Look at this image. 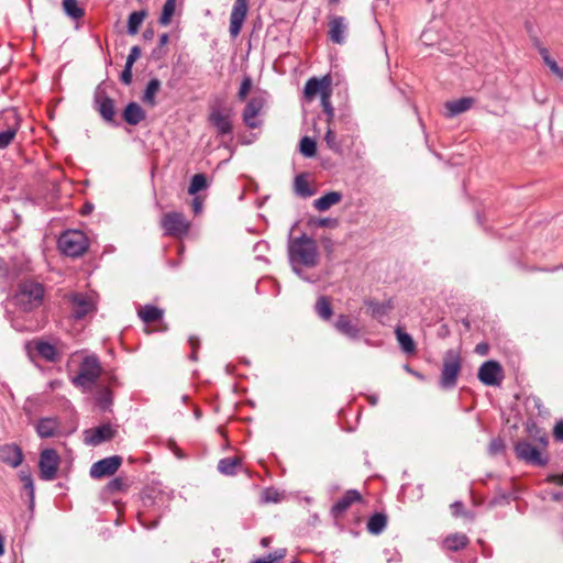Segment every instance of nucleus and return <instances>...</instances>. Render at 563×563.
Returning <instances> with one entry per match:
<instances>
[{
	"label": "nucleus",
	"mask_w": 563,
	"mask_h": 563,
	"mask_svg": "<svg viewBox=\"0 0 563 563\" xmlns=\"http://www.w3.org/2000/svg\"><path fill=\"white\" fill-rule=\"evenodd\" d=\"M145 118V112L136 102H130L123 112V119L131 125L139 124Z\"/></svg>",
	"instance_id": "nucleus-23"
},
{
	"label": "nucleus",
	"mask_w": 563,
	"mask_h": 563,
	"mask_svg": "<svg viewBox=\"0 0 563 563\" xmlns=\"http://www.w3.org/2000/svg\"><path fill=\"white\" fill-rule=\"evenodd\" d=\"M137 314L143 322L150 323L161 319L163 317V310L155 306L146 305L137 310Z\"/></svg>",
	"instance_id": "nucleus-28"
},
{
	"label": "nucleus",
	"mask_w": 563,
	"mask_h": 563,
	"mask_svg": "<svg viewBox=\"0 0 563 563\" xmlns=\"http://www.w3.org/2000/svg\"><path fill=\"white\" fill-rule=\"evenodd\" d=\"M396 336L401 350L405 353H415L416 344L410 334L404 332L400 328L396 329Z\"/></svg>",
	"instance_id": "nucleus-33"
},
{
	"label": "nucleus",
	"mask_w": 563,
	"mask_h": 563,
	"mask_svg": "<svg viewBox=\"0 0 563 563\" xmlns=\"http://www.w3.org/2000/svg\"><path fill=\"white\" fill-rule=\"evenodd\" d=\"M539 54L542 57L543 63H547V60H550L552 57L550 56V52L545 47L539 48Z\"/></svg>",
	"instance_id": "nucleus-56"
},
{
	"label": "nucleus",
	"mask_w": 563,
	"mask_h": 563,
	"mask_svg": "<svg viewBox=\"0 0 563 563\" xmlns=\"http://www.w3.org/2000/svg\"><path fill=\"white\" fill-rule=\"evenodd\" d=\"M252 88V80L250 77L243 78L238 93L240 100H244Z\"/></svg>",
	"instance_id": "nucleus-45"
},
{
	"label": "nucleus",
	"mask_w": 563,
	"mask_h": 563,
	"mask_svg": "<svg viewBox=\"0 0 563 563\" xmlns=\"http://www.w3.org/2000/svg\"><path fill=\"white\" fill-rule=\"evenodd\" d=\"M161 89V81L157 78H152L144 90L142 100L144 103L154 107L156 104L155 97Z\"/></svg>",
	"instance_id": "nucleus-27"
},
{
	"label": "nucleus",
	"mask_w": 563,
	"mask_h": 563,
	"mask_svg": "<svg viewBox=\"0 0 563 563\" xmlns=\"http://www.w3.org/2000/svg\"><path fill=\"white\" fill-rule=\"evenodd\" d=\"M316 151H317L316 142L312 139L305 136L300 140V153L303 156L312 157V156H314Z\"/></svg>",
	"instance_id": "nucleus-41"
},
{
	"label": "nucleus",
	"mask_w": 563,
	"mask_h": 563,
	"mask_svg": "<svg viewBox=\"0 0 563 563\" xmlns=\"http://www.w3.org/2000/svg\"><path fill=\"white\" fill-rule=\"evenodd\" d=\"M515 453L519 460L532 465L543 466L548 463V459L542 457L540 451L527 440L515 444Z\"/></svg>",
	"instance_id": "nucleus-11"
},
{
	"label": "nucleus",
	"mask_w": 563,
	"mask_h": 563,
	"mask_svg": "<svg viewBox=\"0 0 563 563\" xmlns=\"http://www.w3.org/2000/svg\"><path fill=\"white\" fill-rule=\"evenodd\" d=\"M115 430L110 424H102L97 428L88 429L84 432L85 443L88 445H99L102 442L111 440Z\"/></svg>",
	"instance_id": "nucleus-15"
},
{
	"label": "nucleus",
	"mask_w": 563,
	"mask_h": 563,
	"mask_svg": "<svg viewBox=\"0 0 563 563\" xmlns=\"http://www.w3.org/2000/svg\"><path fill=\"white\" fill-rule=\"evenodd\" d=\"M478 379L486 386H499L504 379L503 368L496 361H487L478 369Z\"/></svg>",
	"instance_id": "nucleus-12"
},
{
	"label": "nucleus",
	"mask_w": 563,
	"mask_h": 563,
	"mask_svg": "<svg viewBox=\"0 0 563 563\" xmlns=\"http://www.w3.org/2000/svg\"><path fill=\"white\" fill-rule=\"evenodd\" d=\"M111 393L108 389H103L98 397L100 407L106 410L111 405Z\"/></svg>",
	"instance_id": "nucleus-46"
},
{
	"label": "nucleus",
	"mask_w": 563,
	"mask_h": 563,
	"mask_svg": "<svg viewBox=\"0 0 563 563\" xmlns=\"http://www.w3.org/2000/svg\"><path fill=\"white\" fill-rule=\"evenodd\" d=\"M387 519L383 514L373 515L367 522V530L371 533L379 534L386 527Z\"/></svg>",
	"instance_id": "nucleus-34"
},
{
	"label": "nucleus",
	"mask_w": 563,
	"mask_h": 563,
	"mask_svg": "<svg viewBox=\"0 0 563 563\" xmlns=\"http://www.w3.org/2000/svg\"><path fill=\"white\" fill-rule=\"evenodd\" d=\"M63 8L65 13L75 20L82 18L85 14L77 0H64Z\"/></svg>",
	"instance_id": "nucleus-35"
},
{
	"label": "nucleus",
	"mask_w": 563,
	"mask_h": 563,
	"mask_svg": "<svg viewBox=\"0 0 563 563\" xmlns=\"http://www.w3.org/2000/svg\"><path fill=\"white\" fill-rule=\"evenodd\" d=\"M331 91L325 92L324 96L321 98V106L323 108L324 113L327 114V123H331V121L334 118V109L331 104Z\"/></svg>",
	"instance_id": "nucleus-42"
},
{
	"label": "nucleus",
	"mask_w": 563,
	"mask_h": 563,
	"mask_svg": "<svg viewBox=\"0 0 563 563\" xmlns=\"http://www.w3.org/2000/svg\"><path fill=\"white\" fill-rule=\"evenodd\" d=\"M4 553V538L0 534V556Z\"/></svg>",
	"instance_id": "nucleus-62"
},
{
	"label": "nucleus",
	"mask_w": 563,
	"mask_h": 563,
	"mask_svg": "<svg viewBox=\"0 0 563 563\" xmlns=\"http://www.w3.org/2000/svg\"><path fill=\"white\" fill-rule=\"evenodd\" d=\"M330 222H331V219H328V218H325V219H321V220L319 221V225H321V227H325V225H328Z\"/></svg>",
	"instance_id": "nucleus-63"
},
{
	"label": "nucleus",
	"mask_w": 563,
	"mask_h": 563,
	"mask_svg": "<svg viewBox=\"0 0 563 563\" xmlns=\"http://www.w3.org/2000/svg\"><path fill=\"white\" fill-rule=\"evenodd\" d=\"M265 499L267 501H274V503H277L279 499H278V493L277 492H271V490H267L266 494H265Z\"/></svg>",
	"instance_id": "nucleus-55"
},
{
	"label": "nucleus",
	"mask_w": 563,
	"mask_h": 563,
	"mask_svg": "<svg viewBox=\"0 0 563 563\" xmlns=\"http://www.w3.org/2000/svg\"><path fill=\"white\" fill-rule=\"evenodd\" d=\"M324 141L327 146L335 153H341L342 151V142L338 141L336 134L331 128V123H328L327 133L324 136Z\"/></svg>",
	"instance_id": "nucleus-38"
},
{
	"label": "nucleus",
	"mask_w": 563,
	"mask_h": 563,
	"mask_svg": "<svg viewBox=\"0 0 563 563\" xmlns=\"http://www.w3.org/2000/svg\"><path fill=\"white\" fill-rule=\"evenodd\" d=\"M462 368L461 355L455 350H448L443 357V367L440 377V386L443 389H452L456 385Z\"/></svg>",
	"instance_id": "nucleus-5"
},
{
	"label": "nucleus",
	"mask_w": 563,
	"mask_h": 563,
	"mask_svg": "<svg viewBox=\"0 0 563 563\" xmlns=\"http://www.w3.org/2000/svg\"><path fill=\"white\" fill-rule=\"evenodd\" d=\"M162 227L167 235L181 238L189 231L190 223L184 214L179 212H169L162 218Z\"/></svg>",
	"instance_id": "nucleus-9"
},
{
	"label": "nucleus",
	"mask_w": 563,
	"mask_h": 563,
	"mask_svg": "<svg viewBox=\"0 0 563 563\" xmlns=\"http://www.w3.org/2000/svg\"><path fill=\"white\" fill-rule=\"evenodd\" d=\"M264 104L265 98L263 96H255L247 102L243 112V120L249 128L254 129L260 125L261 122L257 120V115L261 113Z\"/></svg>",
	"instance_id": "nucleus-16"
},
{
	"label": "nucleus",
	"mask_w": 563,
	"mask_h": 563,
	"mask_svg": "<svg viewBox=\"0 0 563 563\" xmlns=\"http://www.w3.org/2000/svg\"><path fill=\"white\" fill-rule=\"evenodd\" d=\"M334 328L338 332L345 335L351 340H356L361 335L360 327L354 323L347 316L339 314L335 322Z\"/></svg>",
	"instance_id": "nucleus-19"
},
{
	"label": "nucleus",
	"mask_w": 563,
	"mask_h": 563,
	"mask_svg": "<svg viewBox=\"0 0 563 563\" xmlns=\"http://www.w3.org/2000/svg\"><path fill=\"white\" fill-rule=\"evenodd\" d=\"M316 311L323 320H329L332 316V308L327 297L321 296L316 302Z\"/></svg>",
	"instance_id": "nucleus-37"
},
{
	"label": "nucleus",
	"mask_w": 563,
	"mask_h": 563,
	"mask_svg": "<svg viewBox=\"0 0 563 563\" xmlns=\"http://www.w3.org/2000/svg\"><path fill=\"white\" fill-rule=\"evenodd\" d=\"M73 316L82 319L96 310V295L93 292H75L69 296Z\"/></svg>",
	"instance_id": "nucleus-8"
},
{
	"label": "nucleus",
	"mask_w": 563,
	"mask_h": 563,
	"mask_svg": "<svg viewBox=\"0 0 563 563\" xmlns=\"http://www.w3.org/2000/svg\"><path fill=\"white\" fill-rule=\"evenodd\" d=\"M20 479L24 485V488L29 490L31 499L34 497V484L33 479L30 473L21 471L20 472Z\"/></svg>",
	"instance_id": "nucleus-43"
},
{
	"label": "nucleus",
	"mask_w": 563,
	"mask_h": 563,
	"mask_svg": "<svg viewBox=\"0 0 563 563\" xmlns=\"http://www.w3.org/2000/svg\"><path fill=\"white\" fill-rule=\"evenodd\" d=\"M361 499V495L357 490H347L332 507V514L334 517L341 516L346 509L355 501Z\"/></svg>",
	"instance_id": "nucleus-22"
},
{
	"label": "nucleus",
	"mask_w": 563,
	"mask_h": 563,
	"mask_svg": "<svg viewBox=\"0 0 563 563\" xmlns=\"http://www.w3.org/2000/svg\"><path fill=\"white\" fill-rule=\"evenodd\" d=\"M286 555L285 549H278L274 553H271L267 559L271 561V563H274L276 561L282 560Z\"/></svg>",
	"instance_id": "nucleus-51"
},
{
	"label": "nucleus",
	"mask_w": 563,
	"mask_h": 563,
	"mask_svg": "<svg viewBox=\"0 0 563 563\" xmlns=\"http://www.w3.org/2000/svg\"><path fill=\"white\" fill-rule=\"evenodd\" d=\"M239 464L238 459L227 457L219 461L218 470L224 475H233Z\"/></svg>",
	"instance_id": "nucleus-39"
},
{
	"label": "nucleus",
	"mask_w": 563,
	"mask_h": 563,
	"mask_svg": "<svg viewBox=\"0 0 563 563\" xmlns=\"http://www.w3.org/2000/svg\"><path fill=\"white\" fill-rule=\"evenodd\" d=\"M101 375V366L96 355H88L81 361L78 373L71 378L75 386L90 389Z\"/></svg>",
	"instance_id": "nucleus-3"
},
{
	"label": "nucleus",
	"mask_w": 563,
	"mask_h": 563,
	"mask_svg": "<svg viewBox=\"0 0 563 563\" xmlns=\"http://www.w3.org/2000/svg\"><path fill=\"white\" fill-rule=\"evenodd\" d=\"M489 346L487 343H478L475 346V352L482 356L486 355L488 353Z\"/></svg>",
	"instance_id": "nucleus-53"
},
{
	"label": "nucleus",
	"mask_w": 563,
	"mask_h": 563,
	"mask_svg": "<svg viewBox=\"0 0 563 563\" xmlns=\"http://www.w3.org/2000/svg\"><path fill=\"white\" fill-rule=\"evenodd\" d=\"M96 103L101 117L108 122L112 121L114 117L113 100L106 96H97Z\"/></svg>",
	"instance_id": "nucleus-26"
},
{
	"label": "nucleus",
	"mask_w": 563,
	"mask_h": 563,
	"mask_svg": "<svg viewBox=\"0 0 563 563\" xmlns=\"http://www.w3.org/2000/svg\"><path fill=\"white\" fill-rule=\"evenodd\" d=\"M44 298V288L41 284L34 282H24L19 286L13 303L22 311L29 312L38 308Z\"/></svg>",
	"instance_id": "nucleus-2"
},
{
	"label": "nucleus",
	"mask_w": 563,
	"mask_h": 563,
	"mask_svg": "<svg viewBox=\"0 0 563 563\" xmlns=\"http://www.w3.org/2000/svg\"><path fill=\"white\" fill-rule=\"evenodd\" d=\"M451 507L453 509L454 515H459L460 510L463 508V504L456 501Z\"/></svg>",
	"instance_id": "nucleus-59"
},
{
	"label": "nucleus",
	"mask_w": 563,
	"mask_h": 563,
	"mask_svg": "<svg viewBox=\"0 0 563 563\" xmlns=\"http://www.w3.org/2000/svg\"><path fill=\"white\" fill-rule=\"evenodd\" d=\"M538 441L540 442V444H542L543 446H547L548 445V437L543 433L541 434L539 438H538Z\"/></svg>",
	"instance_id": "nucleus-60"
},
{
	"label": "nucleus",
	"mask_w": 563,
	"mask_h": 563,
	"mask_svg": "<svg viewBox=\"0 0 563 563\" xmlns=\"http://www.w3.org/2000/svg\"><path fill=\"white\" fill-rule=\"evenodd\" d=\"M35 350L38 353V355L46 361L55 362L58 358V353H57L56 347L48 342H44V341L36 342Z\"/></svg>",
	"instance_id": "nucleus-29"
},
{
	"label": "nucleus",
	"mask_w": 563,
	"mask_h": 563,
	"mask_svg": "<svg viewBox=\"0 0 563 563\" xmlns=\"http://www.w3.org/2000/svg\"><path fill=\"white\" fill-rule=\"evenodd\" d=\"M505 449L504 441L499 438L493 439L488 446V452L492 455L500 454Z\"/></svg>",
	"instance_id": "nucleus-44"
},
{
	"label": "nucleus",
	"mask_w": 563,
	"mask_h": 563,
	"mask_svg": "<svg viewBox=\"0 0 563 563\" xmlns=\"http://www.w3.org/2000/svg\"><path fill=\"white\" fill-rule=\"evenodd\" d=\"M146 16L145 11H134L129 15L128 20V33L130 35H135L139 32L141 24L143 23Z\"/></svg>",
	"instance_id": "nucleus-32"
},
{
	"label": "nucleus",
	"mask_w": 563,
	"mask_h": 563,
	"mask_svg": "<svg viewBox=\"0 0 563 563\" xmlns=\"http://www.w3.org/2000/svg\"><path fill=\"white\" fill-rule=\"evenodd\" d=\"M140 56H141V48L139 46H133L130 49V53L126 57L125 65L133 66Z\"/></svg>",
	"instance_id": "nucleus-47"
},
{
	"label": "nucleus",
	"mask_w": 563,
	"mask_h": 563,
	"mask_svg": "<svg viewBox=\"0 0 563 563\" xmlns=\"http://www.w3.org/2000/svg\"><path fill=\"white\" fill-rule=\"evenodd\" d=\"M132 67L133 66L124 65V69L120 76V79L124 85H130L132 82Z\"/></svg>",
	"instance_id": "nucleus-49"
},
{
	"label": "nucleus",
	"mask_w": 563,
	"mask_h": 563,
	"mask_svg": "<svg viewBox=\"0 0 563 563\" xmlns=\"http://www.w3.org/2000/svg\"><path fill=\"white\" fill-rule=\"evenodd\" d=\"M331 91V78L330 76H323L322 78H310L305 85V96L307 99H312L317 95L322 96L325 92Z\"/></svg>",
	"instance_id": "nucleus-17"
},
{
	"label": "nucleus",
	"mask_w": 563,
	"mask_h": 563,
	"mask_svg": "<svg viewBox=\"0 0 563 563\" xmlns=\"http://www.w3.org/2000/svg\"><path fill=\"white\" fill-rule=\"evenodd\" d=\"M233 110L224 107H213L209 113V122L217 130L218 135H228L232 132Z\"/></svg>",
	"instance_id": "nucleus-6"
},
{
	"label": "nucleus",
	"mask_w": 563,
	"mask_h": 563,
	"mask_svg": "<svg viewBox=\"0 0 563 563\" xmlns=\"http://www.w3.org/2000/svg\"><path fill=\"white\" fill-rule=\"evenodd\" d=\"M287 253L291 269L299 278L308 283L319 280L318 275L305 273V269L314 268L320 262V253L312 238L307 234L289 238Z\"/></svg>",
	"instance_id": "nucleus-1"
},
{
	"label": "nucleus",
	"mask_w": 563,
	"mask_h": 563,
	"mask_svg": "<svg viewBox=\"0 0 563 563\" xmlns=\"http://www.w3.org/2000/svg\"><path fill=\"white\" fill-rule=\"evenodd\" d=\"M544 64L550 68L552 74L555 75L559 79L563 76V69L558 65V63L553 58H551L550 60H547V63H544Z\"/></svg>",
	"instance_id": "nucleus-48"
},
{
	"label": "nucleus",
	"mask_w": 563,
	"mask_h": 563,
	"mask_svg": "<svg viewBox=\"0 0 563 563\" xmlns=\"http://www.w3.org/2000/svg\"><path fill=\"white\" fill-rule=\"evenodd\" d=\"M122 459L118 455L109 456L93 463L90 467L92 478H102L113 475L120 467Z\"/></svg>",
	"instance_id": "nucleus-14"
},
{
	"label": "nucleus",
	"mask_w": 563,
	"mask_h": 563,
	"mask_svg": "<svg viewBox=\"0 0 563 563\" xmlns=\"http://www.w3.org/2000/svg\"><path fill=\"white\" fill-rule=\"evenodd\" d=\"M167 42H168V35H167L166 33L162 34V35L159 36V45H161V46H164V45H166V44H167Z\"/></svg>",
	"instance_id": "nucleus-61"
},
{
	"label": "nucleus",
	"mask_w": 563,
	"mask_h": 563,
	"mask_svg": "<svg viewBox=\"0 0 563 563\" xmlns=\"http://www.w3.org/2000/svg\"><path fill=\"white\" fill-rule=\"evenodd\" d=\"M547 482L563 486V473L549 475Z\"/></svg>",
	"instance_id": "nucleus-52"
},
{
	"label": "nucleus",
	"mask_w": 563,
	"mask_h": 563,
	"mask_svg": "<svg viewBox=\"0 0 563 563\" xmlns=\"http://www.w3.org/2000/svg\"><path fill=\"white\" fill-rule=\"evenodd\" d=\"M444 547L451 551L464 549L468 543V538L463 533H454L444 539Z\"/></svg>",
	"instance_id": "nucleus-30"
},
{
	"label": "nucleus",
	"mask_w": 563,
	"mask_h": 563,
	"mask_svg": "<svg viewBox=\"0 0 563 563\" xmlns=\"http://www.w3.org/2000/svg\"><path fill=\"white\" fill-rule=\"evenodd\" d=\"M349 22L344 16L335 15L329 22V37L335 44H343L346 38Z\"/></svg>",
	"instance_id": "nucleus-18"
},
{
	"label": "nucleus",
	"mask_w": 563,
	"mask_h": 563,
	"mask_svg": "<svg viewBox=\"0 0 563 563\" xmlns=\"http://www.w3.org/2000/svg\"><path fill=\"white\" fill-rule=\"evenodd\" d=\"M8 275V268L2 258H0V279H4Z\"/></svg>",
	"instance_id": "nucleus-57"
},
{
	"label": "nucleus",
	"mask_w": 563,
	"mask_h": 563,
	"mask_svg": "<svg viewBox=\"0 0 563 563\" xmlns=\"http://www.w3.org/2000/svg\"><path fill=\"white\" fill-rule=\"evenodd\" d=\"M207 188V179L205 175L202 174H196L190 181L188 192L190 195H195L200 190H203Z\"/></svg>",
	"instance_id": "nucleus-40"
},
{
	"label": "nucleus",
	"mask_w": 563,
	"mask_h": 563,
	"mask_svg": "<svg viewBox=\"0 0 563 563\" xmlns=\"http://www.w3.org/2000/svg\"><path fill=\"white\" fill-rule=\"evenodd\" d=\"M192 210L196 214L201 213L202 211V200L199 197H196L192 200Z\"/></svg>",
	"instance_id": "nucleus-54"
},
{
	"label": "nucleus",
	"mask_w": 563,
	"mask_h": 563,
	"mask_svg": "<svg viewBox=\"0 0 563 563\" xmlns=\"http://www.w3.org/2000/svg\"><path fill=\"white\" fill-rule=\"evenodd\" d=\"M59 455L53 449H45L40 455V477L43 481H53L59 466Z\"/></svg>",
	"instance_id": "nucleus-10"
},
{
	"label": "nucleus",
	"mask_w": 563,
	"mask_h": 563,
	"mask_svg": "<svg viewBox=\"0 0 563 563\" xmlns=\"http://www.w3.org/2000/svg\"><path fill=\"white\" fill-rule=\"evenodd\" d=\"M341 200H342V194H340L338 191H330V192L323 195L322 197L316 199L313 201V207L318 211H327L331 207L339 203Z\"/></svg>",
	"instance_id": "nucleus-24"
},
{
	"label": "nucleus",
	"mask_w": 563,
	"mask_h": 563,
	"mask_svg": "<svg viewBox=\"0 0 563 563\" xmlns=\"http://www.w3.org/2000/svg\"><path fill=\"white\" fill-rule=\"evenodd\" d=\"M120 486H121V482L118 478L111 481L110 484H109V487H110L111 490L119 489Z\"/></svg>",
	"instance_id": "nucleus-58"
},
{
	"label": "nucleus",
	"mask_w": 563,
	"mask_h": 563,
	"mask_svg": "<svg viewBox=\"0 0 563 563\" xmlns=\"http://www.w3.org/2000/svg\"><path fill=\"white\" fill-rule=\"evenodd\" d=\"M253 563H271L267 558L255 560Z\"/></svg>",
	"instance_id": "nucleus-64"
},
{
	"label": "nucleus",
	"mask_w": 563,
	"mask_h": 563,
	"mask_svg": "<svg viewBox=\"0 0 563 563\" xmlns=\"http://www.w3.org/2000/svg\"><path fill=\"white\" fill-rule=\"evenodd\" d=\"M176 1L177 0H166L165 1L163 9H162L161 18H159V23L162 25L166 26L170 23L172 18L176 11Z\"/></svg>",
	"instance_id": "nucleus-36"
},
{
	"label": "nucleus",
	"mask_w": 563,
	"mask_h": 563,
	"mask_svg": "<svg viewBox=\"0 0 563 563\" xmlns=\"http://www.w3.org/2000/svg\"><path fill=\"white\" fill-rule=\"evenodd\" d=\"M59 423L54 418H43L36 424V432L41 438L54 437L57 432Z\"/></svg>",
	"instance_id": "nucleus-25"
},
{
	"label": "nucleus",
	"mask_w": 563,
	"mask_h": 563,
	"mask_svg": "<svg viewBox=\"0 0 563 563\" xmlns=\"http://www.w3.org/2000/svg\"><path fill=\"white\" fill-rule=\"evenodd\" d=\"M0 459L12 467H18L23 461L21 449L15 444H5L0 448Z\"/></svg>",
	"instance_id": "nucleus-20"
},
{
	"label": "nucleus",
	"mask_w": 563,
	"mask_h": 563,
	"mask_svg": "<svg viewBox=\"0 0 563 563\" xmlns=\"http://www.w3.org/2000/svg\"><path fill=\"white\" fill-rule=\"evenodd\" d=\"M553 437L558 442H563V419L555 423L553 428Z\"/></svg>",
	"instance_id": "nucleus-50"
},
{
	"label": "nucleus",
	"mask_w": 563,
	"mask_h": 563,
	"mask_svg": "<svg viewBox=\"0 0 563 563\" xmlns=\"http://www.w3.org/2000/svg\"><path fill=\"white\" fill-rule=\"evenodd\" d=\"M88 247V238L79 230H68L58 239V249L60 252L71 257L81 256Z\"/></svg>",
	"instance_id": "nucleus-4"
},
{
	"label": "nucleus",
	"mask_w": 563,
	"mask_h": 563,
	"mask_svg": "<svg viewBox=\"0 0 563 563\" xmlns=\"http://www.w3.org/2000/svg\"><path fill=\"white\" fill-rule=\"evenodd\" d=\"M249 11L247 0H235L230 14L229 33L235 38L241 33Z\"/></svg>",
	"instance_id": "nucleus-13"
},
{
	"label": "nucleus",
	"mask_w": 563,
	"mask_h": 563,
	"mask_svg": "<svg viewBox=\"0 0 563 563\" xmlns=\"http://www.w3.org/2000/svg\"><path fill=\"white\" fill-rule=\"evenodd\" d=\"M475 102L472 97H463L457 100L448 101L445 103L446 117L453 118L470 110Z\"/></svg>",
	"instance_id": "nucleus-21"
},
{
	"label": "nucleus",
	"mask_w": 563,
	"mask_h": 563,
	"mask_svg": "<svg viewBox=\"0 0 563 563\" xmlns=\"http://www.w3.org/2000/svg\"><path fill=\"white\" fill-rule=\"evenodd\" d=\"M1 120L5 129L0 132V150L8 147L14 140L20 129V117L14 109H9L2 112Z\"/></svg>",
	"instance_id": "nucleus-7"
},
{
	"label": "nucleus",
	"mask_w": 563,
	"mask_h": 563,
	"mask_svg": "<svg viewBox=\"0 0 563 563\" xmlns=\"http://www.w3.org/2000/svg\"><path fill=\"white\" fill-rule=\"evenodd\" d=\"M294 189L298 196L303 198L311 197L314 194L310 188L307 177L302 174L295 177Z\"/></svg>",
	"instance_id": "nucleus-31"
}]
</instances>
